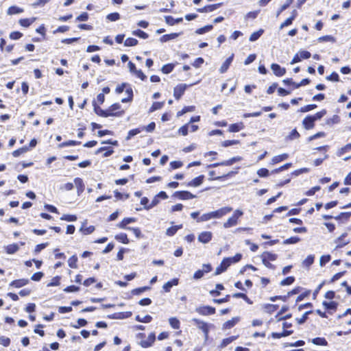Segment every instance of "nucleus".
<instances>
[{
    "label": "nucleus",
    "instance_id": "1",
    "mask_svg": "<svg viewBox=\"0 0 351 351\" xmlns=\"http://www.w3.org/2000/svg\"><path fill=\"white\" fill-rule=\"evenodd\" d=\"M232 210V208L226 206L221 208L217 210L203 214L197 219V222L207 221L212 219H220Z\"/></svg>",
    "mask_w": 351,
    "mask_h": 351
},
{
    "label": "nucleus",
    "instance_id": "2",
    "mask_svg": "<svg viewBox=\"0 0 351 351\" xmlns=\"http://www.w3.org/2000/svg\"><path fill=\"white\" fill-rule=\"evenodd\" d=\"M192 322L202 330V332H204V341H206L208 339L209 328L211 325L197 318L192 319Z\"/></svg>",
    "mask_w": 351,
    "mask_h": 351
},
{
    "label": "nucleus",
    "instance_id": "3",
    "mask_svg": "<svg viewBox=\"0 0 351 351\" xmlns=\"http://www.w3.org/2000/svg\"><path fill=\"white\" fill-rule=\"evenodd\" d=\"M121 108V106L118 104H114L110 106L106 110V113L108 117H120L123 114V110H119Z\"/></svg>",
    "mask_w": 351,
    "mask_h": 351
},
{
    "label": "nucleus",
    "instance_id": "4",
    "mask_svg": "<svg viewBox=\"0 0 351 351\" xmlns=\"http://www.w3.org/2000/svg\"><path fill=\"white\" fill-rule=\"evenodd\" d=\"M195 311L201 315H210L215 313V308L210 306H201L196 308Z\"/></svg>",
    "mask_w": 351,
    "mask_h": 351
},
{
    "label": "nucleus",
    "instance_id": "5",
    "mask_svg": "<svg viewBox=\"0 0 351 351\" xmlns=\"http://www.w3.org/2000/svg\"><path fill=\"white\" fill-rule=\"evenodd\" d=\"M232 261L231 258H224L221 264L216 268L215 271V275H219L223 271H225L228 267L231 265Z\"/></svg>",
    "mask_w": 351,
    "mask_h": 351
},
{
    "label": "nucleus",
    "instance_id": "6",
    "mask_svg": "<svg viewBox=\"0 0 351 351\" xmlns=\"http://www.w3.org/2000/svg\"><path fill=\"white\" fill-rule=\"evenodd\" d=\"M174 196L180 199H190L195 197V195L186 191H176Z\"/></svg>",
    "mask_w": 351,
    "mask_h": 351
},
{
    "label": "nucleus",
    "instance_id": "7",
    "mask_svg": "<svg viewBox=\"0 0 351 351\" xmlns=\"http://www.w3.org/2000/svg\"><path fill=\"white\" fill-rule=\"evenodd\" d=\"M186 88V84H181L176 86L173 90L174 97L176 99H179L182 97V95L184 94Z\"/></svg>",
    "mask_w": 351,
    "mask_h": 351
},
{
    "label": "nucleus",
    "instance_id": "8",
    "mask_svg": "<svg viewBox=\"0 0 351 351\" xmlns=\"http://www.w3.org/2000/svg\"><path fill=\"white\" fill-rule=\"evenodd\" d=\"M213 234L210 232H202L198 236V241L202 243H208L212 239Z\"/></svg>",
    "mask_w": 351,
    "mask_h": 351
},
{
    "label": "nucleus",
    "instance_id": "9",
    "mask_svg": "<svg viewBox=\"0 0 351 351\" xmlns=\"http://www.w3.org/2000/svg\"><path fill=\"white\" fill-rule=\"evenodd\" d=\"M271 69L274 73L278 77H281L286 73V69L285 68L281 67L279 64L276 63H273L271 65Z\"/></svg>",
    "mask_w": 351,
    "mask_h": 351
},
{
    "label": "nucleus",
    "instance_id": "10",
    "mask_svg": "<svg viewBox=\"0 0 351 351\" xmlns=\"http://www.w3.org/2000/svg\"><path fill=\"white\" fill-rule=\"evenodd\" d=\"M155 334L154 333H151L149 335L147 339L145 340H142L140 343V345L143 347V348H149L150 347L153 343L155 341Z\"/></svg>",
    "mask_w": 351,
    "mask_h": 351
},
{
    "label": "nucleus",
    "instance_id": "11",
    "mask_svg": "<svg viewBox=\"0 0 351 351\" xmlns=\"http://www.w3.org/2000/svg\"><path fill=\"white\" fill-rule=\"evenodd\" d=\"M233 58H234V54L232 53L230 57H228L225 60V62L222 64V65L221 66V67L219 70L221 73H224L228 71L230 65L231 64V63L233 60Z\"/></svg>",
    "mask_w": 351,
    "mask_h": 351
},
{
    "label": "nucleus",
    "instance_id": "12",
    "mask_svg": "<svg viewBox=\"0 0 351 351\" xmlns=\"http://www.w3.org/2000/svg\"><path fill=\"white\" fill-rule=\"evenodd\" d=\"M74 183L77 188V194L80 195L84 191V184L83 180L80 178H76L74 179Z\"/></svg>",
    "mask_w": 351,
    "mask_h": 351
},
{
    "label": "nucleus",
    "instance_id": "13",
    "mask_svg": "<svg viewBox=\"0 0 351 351\" xmlns=\"http://www.w3.org/2000/svg\"><path fill=\"white\" fill-rule=\"evenodd\" d=\"M29 280L28 279H19V280H15L10 282V285L16 288H21L27 284H28Z\"/></svg>",
    "mask_w": 351,
    "mask_h": 351
},
{
    "label": "nucleus",
    "instance_id": "14",
    "mask_svg": "<svg viewBox=\"0 0 351 351\" xmlns=\"http://www.w3.org/2000/svg\"><path fill=\"white\" fill-rule=\"evenodd\" d=\"M204 176L203 175H201L198 177H196L195 178L193 179L191 181H190L188 184V186H193L197 187L201 185L203 182Z\"/></svg>",
    "mask_w": 351,
    "mask_h": 351
},
{
    "label": "nucleus",
    "instance_id": "15",
    "mask_svg": "<svg viewBox=\"0 0 351 351\" xmlns=\"http://www.w3.org/2000/svg\"><path fill=\"white\" fill-rule=\"evenodd\" d=\"M221 5V3H217V4H213L206 5L202 8L197 9V11L199 12L203 13V12H211L216 9H217Z\"/></svg>",
    "mask_w": 351,
    "mask_h": 351
},
{
    "label": "nucleus",
    "instance_id": "16",
    "mask_svg": "<svg viewBox=\"0 0 351 351\" xmlns=\"http://www.w3.org/2000/svg\"><path fill=\"white\" fill-rule=\"evenodd\" d=\"M178 285V278H173V280L168 281L166 282L163 287L162 289L164 291L167 293L169 292L173 286H176Z\"/></svg>",
    "mask_w": 351,
    "mask_h": 351
},
{
    "label": "nucleus",
    "instance_id": "17",
    "mask_svg": "<svg viewBox=\"0 0 351 351\" xmlns=\"http://www.w3.org/2000/svg\"><path fill=\"white\" fill-rule=\"evenodd\" d=\"M4 248L7 254H13L19 251V246L16 243H13L5 246Z\"/></svg>",
    "mask_w": 351,
    "mask_h": 351
},
{
    "label": "nucleus",
    "instance_id": "18",
    "mask_svg": "<svg viewBox=\"0 0 351 351\" xmlns=\"http://www.w3.org/2000/svg\"><path fill=\"white\" fill-rule=\"evenodd\" d=\"M314 120L311 116H307L302 121L305 129L310 130L314 127Z\"/></svg>",
    "mask_w": 351,
    "mask_h": 351
},
{
    "label": "nucleus",
    "instance_id": "19",
    "mask_svg": "<svg viewBox=\"0 0 351 351\" xmlns=\"http://www.w3.org/2000/svg\"><path fill=\"white\" fill-rule=\"evenodd\" d=\"M239 321V317H233L232 319L226 322L223 325V329L227 330L230 329L235 326V324Z\"/></svg>",
    "mask_w": 351,
    "mask_h": 351
},
{
    "label": "nucleus",
    "instance_id": "20",
    "mask_svg": "<svg viewBox=\"0 0 351 351\" xmlns=\"http://www.w3.org/2000/svg\"><path fill=\"white\" fill-rule=\"evenodd\" d=\"M136 219L134 217L124 218L119 223L117 224V227L119 228H127V225L135 222Z\"/></svg>",
    "mask_w": 351,
    "mask_h": 351
},
{
    "label": "nucleus",
    "instance_id": "21",
    "mask_svg": "<svg viewBox=\"0 0 351 351\" xmlns=\"http://www.w3.org/2000/svg\"><path fill=\"white\" fill-rule=\"evenodd\" d=\"M277 258V254H273L269 252H265L261 255L262 260H266L267 261H274Z\"/></svg>",
    "mask_w": 351,
    "mask_h": 351
},
{
    "label": "nucleus",
    "instance_id": "22",
    "mask_svg": "<svg viewBox=\"0 0 351 351\" xmlns=\"http://www.w3.org/2000/svg\"><path fill=\"white\" fill-rule=\"evenodd\" d=\"M244 128V125L242 122L231 124L229 127L230 132H237L240 130H243Z\"/></svg>",
    "mask_w": 351,
    "mask_h": 351
},
{
    "label": "nucleus",
    "instance_id": "23",
    "mask_svg": "<svg viewBox=\"0 0 351 351\" xmlns=\"http://www.w3.org/2000/svg\"><path fill=\"white\" fill-rule=\"evenodd\" d=\"M94 106V112L99 116L102 117H108V114L106 113V110L101 109L99 106H98L96 103L93 102Z\"/></svg>",
    "mask_w": 351,
    "mask_h": 351
},
{
    "label": "nucleus",
    "instance_id": "24",
    "mask_svg": "<svg viewBox=\"0 0 351 351\" xmlns=\"http://www.w3.org/2000/svg\"><path fill=\"white\" fill-rule=\"evenodd\" d=\"M23 12V8H19L17 6L13 5V6H10L8 9L7 14L8 15H13V14H16L22 13Z\"/></svg>",
    "mask_w": 351,
    "mask_h": 351
},
{
    "label": "nucleus",
    "instance_id": "25",
    "mask_svg": "<svg viewBox=\"0 0 351 351\" xmlns=\"http://www.w3.org/2000/svg\"><path fill=\"white\" fill-rule=\"evenodd\" d=\"M288 156H289L287 154H283L281 155L276 156L273 157V158L271 159V164L274 165V164L280 162L287 159Z\"/></svg>",
    "mask_w": 351,
    "mask_h": 351
},
{
    "label": "nucleus",
    "instance_id": "26",
    "mask_svg": "<svg viewBox=\"0 0 351 351\" xmlns=\"http://www.w3.org/2000/svg\"><path fill=\"white\" fill-rule=\"evenodd\" d=\"M238 223V221L236 220L232 216L229 217L228 220L223 223V226L224 228H229L236 226Z\"/></svg>",
    "mask_w": 351,
    "mask_h": 351
},
{
    "label": "nucleus",
    "instance_id": "27",
    "mask_svg": "<svg viewBox=\"0 0 351 351\" xmlns=\"http://www.w3.org/2000/svg\"><path fill=\"white\" fill-rule=\"evenodd\" d=\"M35 21H36V18L33 17V18H30V19H20L19 23L21 26H23L24 27H27L31 24H32Z\"/></svg>",
    "mask_w": 351,
    "mask_h": 351
},
{
    "label": "nucleus",
    "instance_id": "28",
    "mask_svg": "<svg viewBox=\"0 0 351 351\" xmlns=\"http://www.w3.org/2000/svg\"><path fill=\"white\" fill-rule=\"evenodd\" d=\"M242 160V158L241 156H235L233 157L228 160H224L221 162V165L223 166H230L233 165L234 162L241 161Z\"/></svg>",
    "mask_w": 351,
    "mask_h": 351
},
{
    "label": "nucleus",
    "instance_id": "29",
    "mask_svg": "<svg viewBox=\"0 0 351 351\" xmlns=\"http://www.w3.org/2000/svg\"><path fill=\"white\" fill-rule=\"evenodd\" d=\"M182 228V225L174 226L169 228L166 231V234L167 236L171 237L173 236L176 232Z\"/></svg>",
    "mask_w": 351,
    "mask_h": 351
},
{
    "label": "nucleus",
    "instance_id": "30",
    "mask_svg": "<svg viewBox=\"0 0 351 351\" xmlns=\"http://www.w3.org/2000/svg\"><path fill=\"white\" fill-rule=\"evenodd\" d=\"M115 239L124 244L129 243L130 241L128 238V236L125 233H120L115 236Z\"/></svg>",
    "mask_w": 351,
    "mask_h": 351
},
{
    "label": "nucleus",
    "instance_id": "31",
    "mask_svg": "<svg viewBox=\"0 0 351 351\" xmlns=\"http://www.w3.org/2000/svg\"><path fill=\"white\" fill-rule=\"evenodd\" d=\"M292 333H293V330H285V331H283L281 333L273 332L271 334V336H272L273 338L280 339V338L283 337L289 336V335H291Z\"/></svg>",
    "mask_w": 351,
    "mask_h": 351
},
{
    "label": "nucleus",
    "instance_id": "32",
    "mask_svg": "<svg viewBox=\"0 0 351 351\" xmlns=\"http://www.w3.org/2000/svg\"><path fill=\"white\" fill-rule=\"evenodd\" d=\"M143 130H144V128H138L133 130H131L128 132V136L126 137V140H130L132 136L139 134Z\"/></svg>",
    "mask_w": 351,
    "mask_h": 351
},
{
    "label": "nucleus",
    "instance_id": "33",
    "mask_svg": "<svg viewBox=\"0 0 351 351\" xmlns=\"http://www.w3.org/2000/svg\"><path fill=\"white\" fill-rule=\"evenodd\" d=\"M296 14H297V12L295 10H294L293 12L292 16L291 17L288 18L287 19H286V21L281 24L280 28L282 29L285 27H287V26L291 25L293 21L294 20V19L295 18Z\"/></svg>",
    "mask_w": 351,
    "mask_h": 351
},
{
    "label": "nucleus",
    "instance_id": "34",
    "mask_svg": "<svg viewBox=\"0 0 351 351\" xmlns=\"http://www.w3.org/2000/svg\"><path fill=\"white\" fill-rule=\"evenodd\" d=\"M315 256L313 255H308L306 259L302 262V265L306 268H308L314 262Z\"/></svg>",
    "mask_w": 351,
    "mask_h": 351
},
{
    "label": "nucleus",
    "instance_id": "35",
    "mask_svg": "<svg viewBox=\"0 0 351 351\" xmlns=\"http://www.w3.org/2000/svg\"><path fill=\"white\" fill-rule=\"evenodd\" d=\"M347 235L346 233L341 234L336 241L337 247H342L343 246L347 245L349 243V241H343V239L346 237Z\"/></svg>",
    "mask_w": 351,
    "mask_h": 351
},
{
    "label": "nucleus",
    "instance_id": "36",
    "mask_svg": "<svg viewBox=\"0 0 351 351\" xmlns=\"http://www.w3.org/2000/svg\"><path fill=\"white\" fill-rule=\"evenodd\" d=\"M312 343L315 345H319V346H327L328 342L327 341L322 337H316L312 339Z\"/></svg>",
    "mask_w": 351,
    "mask_h": 351
},
{
    "label": "nucleus",
    "instance_id": "37",
    "mask_svg": "<svg viewBox=\"0 0 351 351\" xmlns=\"http://www.w3.org/2000/svg\"><path fill=\"white\" fill-rule=\"evenodd\" d=\"M178 36V34H166V35L162 36L160 38V41L162 43L169 42V41L176 38Z\"/></svg>",
    "mask_w": 351,
    "mask_h": 351
},
{
    "label": "nucleus",
    "instance_id": "38",
    "mask_svg": "<svg viewBox=\"0 0 351 351\" xmlns=\"http://www.w3.org/2000/svg\"><path fill=\"white\" fill-rule=\"evenodd\" d=\"M236 339H237L236 336H232V337L223 339L221 343L220 347L222 348L226 347L228 345L231 343Z\"/></svg>",
    "mask_w": 351,
    "mask_h": 351
},
{
    "label": "nucleus",
    "instance_id": "39",
    "mask_svg": "<svg viewBox=\"0 0 351 351\" xmlns=\"http://www.w3.org/2000/svg\"><path fill=\"white\" fill-rule=\"evenodd\" d=\"M135 319L138 322L149 323L152 320V317L149 315H147L143 317H141L140 315H136Z\"/></svg>",
    "mask_w": 351,
    "mask_h": 351
},
{
    "label": "nucleus",
    "instance_id": "40",
    "mask_svg": "<svg viewBox=\"0 0 351 351\" xmlns=\"http://www.w3.org/2000/svg\"><path fill=\"white\" fill-rule=\"evenodd\" d=\"M263 30L259 29L257 32H255L252 33L250 37V42H254L256 41L258 38L261 37V36L263 34Z\"/></svg>",
    "mask_w": 351,
    "mask_h": 351
},
{
    "label": "nucleus",
    "instance_id": "41",
    "mask_svg": "<svg viewBox=\"0 0 351 351\" xmlns=\"http://www.w3.org/2000/svg\"><path fill=\"white\" fill-rule=\"evenodd\" d=\"M169 324L174 329H178L180 328V321L176 317H171L169 319Z\"/></svg>",
    "mask_w": 351,
    "mask_h": 351
},
{
    "label": "nucleus",
    "instance_id": "42",
    "mask_svg": "<svg viewBox=\"0 0 351 351\" xmlns=\"http://www.w3.org/2000/svg\"><path fill=\"white\" fill-rule=\"evenodd\" d=\"M77 257L75 255L72 256L68 260V265L71 268H77Z\"/></svg>",
    "mask_w": 351,
    "mask_h": 351
},
{
    "label": "nucleus",
    "instance_id": "43",
    "mask_svg": "<svg viewBox=\"0 0 351 351\" xmlns=\"http://www.w3.org/2000/svg\"><path fill=\"white\" fill-rule=\"evenodd\" d=\"M323 305L326 309L336 310L337 307V303L334 301L331 302H324Z\"/></svg>",
    "mask_w": 351,
    "mask_h": 351
},
{
    "label": "nucleus",
    "instance_id": "44",
    "mask_svg": "<svg viewBox=\"0 0 351 351\" xmlns=\"http://www.w3.org/2000/svg\"><path fill=\"white\" fill-rule=\"evenodd\" d=\"M173 68H174L173 64H167L164 65L162 67L161 71L163 73L168 74L173 71Z\"/></svg>",
    "mask_w": 351,
    "mask_h": 351
},
{
    "label": "nucleus",
    "instance_id": "45",
    "mask_svg": "<svg viewBox=\"0 0 351 351\" xmlns=\"http://www.w3.org/2000/svg\"><path fill=\"white\" fill-rule=\"evenodd\" d=\"M195 110V106H185L181 111H179L177 114L178 117H180L188 112H193Z\"/></svg>",
    "mask_w": 351,
    "mask_h": 351
},
{
    "label": "nucleus",
    "instance_id": "46",
    "mask_svg": "<svg viewBox=\"0 0 351 351\" xmlns=\"http://www.w3.org/2000/svg\"><path fill=\"white\" fill-rule=\"evenodd\" d=\"M300 241V238L298 237H292L289 239H285L283 241V244L288 245V244H295L298 243Z\"/></svg>",
    "mask_w": 351,
    "mask_h": 351
},
{
    "label": "nucleus",
    "instance_id": "47",
    "mask_svg": "<svg viewBox=\"0 0 351 351\" xmlns=\"http://www.w3.org/2000/svg\"><path fill=\"white\" fill-rule=\"evenodd\" d=\"M295 281V278L293 276H289L280 282V285L287 286L290 285Z\"/></svg>",
    "mask_w": 351,
    "mask_h": 351
},
{
    "label": "nucleus",
    "instance_id": "48",
    "mask_svg": "<svg viewBox=\"0 0 351 351\" xmlns=\"http://www.w3.org/2000/svg\"><path fill=\"white\" fill-rule=\"evenodd\" d=\"M95 226H90L89 227H87V228H85L82 227L80 229V231L82 232L84 234L87 235V234H90L92 232H93L95 231Z\"/></svg>",
    "mask_w": 351,
    "mask_h": 351
},
{
    "label": "nucleus",
    "instance_id": "49",
    "mask_svg": "<svg viewBox=\"0 0 351 351\" xmlns=\"http://www.w3.org/2000/svg\"><path fill=\"white\" fill-rule=\"evenodd\" d=\"M103 151H106L104 152V157L110 156L113 153V149H112L107 148L106 147L99 148L97 150V153H99V152H101Z\"/></svg>",
    "mask_w": 351,
    "mask_h": 351
},
{
    "label": "nucleus",
    "instance_id": "50",
    "mask_svg": "<svg viewBox=\"0 0 351 351\" xmlns=\"http://www.w3.org/2000/svg\"><path fill=\"white\" fill-rule=\"evenodd\" d=\"M163 102H154L149 109V112H153L155 110H159L162 108Z\"/></svg>",
    "mask_w": 351,
    "mask_h": 351
},
{
    "label": "nucleus",
    "instance_id": "51",
    "mask_svg": "<svg viewBox=\"0 0 351 351\" xmlns=\"http://www.w3.org/2000/svg\"><path fill=\"white\" fill-rule=\"evenodd\" d=\"M27 151H28V148H27V147L25 146V147H21V148H20L19 149H16V150L12 152V155H13L14 157H18L21 154H23L25 153Z\"/></svg>",
    "mask_w": 351,
    "mask_h": 351
},
{
    "label": "nucleus",
    "instance_id": "52",
    "mask_svg": "<svg viewBox=\"0 0 351 351\" xmlns=\"http://www.w3.org/2000/svg\"><path fill=\"white\" fill-rule=\"evenodd\" d=\"M60 219L66 221H75L77 220V217L74 215H64L60 217Z\"/></svg>",
    "mask_w": 351,
    "mask_h": 351
},
{
    "label": "nucleus",
    "instance_id": "53",
    "mask_svg": "<svg viewBox=\"0 0 351 351\" xmlns=\"http://www.w3.org/2000/svg\"><path fill=\"white\" fill-rule=\"evenodd\" d=\"M106 18L110 21H116L120 19V14L118 12L110 13L107 15Z\"/></svg>",
    "mask_w": 351,
    "mask_h": 351
},
{
    "label": "nucleus",
    "instance_id": "54",
    "mask_svg": "<svg viewBox=\"0 0 351 351\" xmlns=\"http://www.w3.org/2000/svg\"><path fill=\"white\" fill-rule=\"evenodd\" d=\"M132 34L141 38H147L148 37L147 34L141 29L134 31Z\"/></svg>",
    "mask_w": 351,
    "mask_h": 351
},
{
    "label": "nucleus",
    "instance_id": "55",
    "mask_svg": "<svg viewBox=\"0 0 351 351\" xmlns=\"http://www.w3.org/2000/svg\"><path fill=\"white\" fill-rule=\"evenodd\" d=\"M326 114V110L315 113L314 115L311 116L314 121L321 119Z\"/></svg>",
    "mask_w": 351,
    "mask_h": 351
},
{
    "label": "nucleus",
    "instance_id": "56",
    "mask_svg": "<svg viewBox=\"0 0 351 351\" xmlns=\"http://www.w3.org/2000/svg\"><path fill=\"white\" fill-rule=\"evenodd\" d=\"M189 130V123H187L183 126H182L179 130L178 132L182 136H186L188 134V132Z\"/></svg>",
    "mask_w": 351,
    "mask_h": 351
},
{
    "label": "nucleus",
    "instance_id": "57",
    "mask_svg": "<svg viewBox=\"0 0 351 351\" xmlns=\"http://www.w3.org/2000/svg\"><path fill=\"white\" fill-rule=\"evenodd\" d=\"M80 143V142H78V141H69L64 142V143L60 144L58 146H59V147H66V146L77 145H79Z\"/></svg>",
    "mask_w": 351,
    "mask_h": 351
},
{
    "label": "nucleus",
    "instance_id": "58",
    "mask_svg": "<svg viewBox=\"0 0 351 351\" xmlns=\"http://www.w3.org/2000/svg\"><path fill=\"white\" fill-rule=\"evenodd\" d=\"M148 289H149V287H140V288L133 289L132 291V293L133 295H140L141 293H142L143 292H144Z\"/></svg>",
    "mask_w": 351,
    "mask_h": 351
},
{
    "label": "nucleus",
    "instance_id": "59",
    "mask_svg": "<svg viewBox=\"0 0 351 351\" xmlns=\"http://www.w3.org/2000/svg\"><path fill=\"white\" fill-rule=\"evenodd\" d=\"M315 108H317L316 104H309V105H306L304 107H302L300 108V111L302 112H306L311 111V110L315 109Z\"/></svg>",
    "mask_w": 351,
    "mask_h": 351
},
{
    "label": "nucleus",
    "instance_id": "60",
    "mask_svg": "<svg viewBox=\"0 0 351 351\" xmlns=\"http://www.w3.org/2000/svg\"><path fill=\"white\" fill-rule=\"evenodd\" d=\"M158 203H159V200L157 198V197L155 196L154 198L152 200L151 203L148 206H145L144 208L146 210H149V209L154 208V206H156Z\"/></svg>",
    "mask_w": 351,
    "mask_h": 351
},
{
    "label": "nucleus",
    "instance_id": "61",
    "mask_svg": "<svg viewBox=\"0 0 351 351\" xmlns=\"http://www.w3.org/2000/svg\"><path fill=\"white\" fill-rule=\"evenodd\" d=\"M238 143H239V141L237 140H227L222 142V146L226 147Z\"/></svg>",
    "mask_w": 351,
    "mask_h": 351
},
{
    "label": "nucleus",
    "instance_id": "62",
    "mask_svg": "<svg viewBox=\"0 0 351 351\" xmlns=\"http://www.w3.org/2000/svg\"><path fill=\"white\" fill-rule=\"evenodd\" d=\"M330 260V255H323L320 257L319 265L322 267Z\"/></svg>",
    "mask_w": 351,
    "mask_h": 351
},
{
    "label": "nucleus",
    "instance_id": "63",
    "mask_svg": "<svg viewBox=\"0 0 351 351\" xmlns=\"http://www.w3.org/2000/svg\"><path fill=\"white\" fill-rule=\"evenodd\" d=\"M257 174L261 178L267 177L269 175V171L265 168H261L257 171Z\"/></svg>",
    "mask_w": 351,
    "mask_h": 351
},
{
    "label": "nucleus",
    "instance_id": "64",
    "mask_svg": "<svg viewBox=\"0 0 351 351\" xmlns=\"http://www.w3.org/2000/svg\"><path fill=\"white\" fill-rule=\"evenodd\" d=\"M349 149H351V143L347 144L343 147H341L338 152V155L341 156L344 153L347 152Z\"/></svg>",
    "mask_w": 351,
    "mask_h": 351
}]
</instances>
